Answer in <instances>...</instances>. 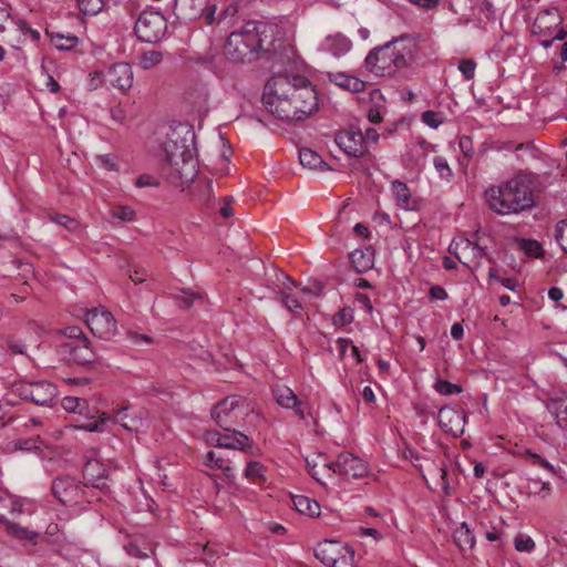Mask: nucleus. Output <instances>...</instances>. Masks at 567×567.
<instances>
[{
  "label": "nucleus",
  "instance_id": "obj_30",
  "mask_svg": "<svg viewBox=\"0 0 567 567\" xmlns=\"http://www.w3.org/2000/svg\"><path fill=\"white\" fill-rule=\"evenodd\" d=\"M299 161L303 167H308L310 169H318L323 165H327L321 156L310 148H301L299 151Z\"/></svg>",
  "mask_w": 567,
  "mask_h": 567
},
{
  "label": "nucleus",
  "instance_id": "obj_23",
  "mask_svg": "<svg viewBox=\"0 0 567 567\" xmlns=\"http://www.w3.org/2000/svg\"><path fill=\"white\" fill-rule=\"evenodd\" d=\"M3 525H4L6 532L10 536H12L17 539H20V540H27L32 544H35L38 542V538L41 536V533L31 530L27 527L21 526L18 523L10 522L8 519L3 520Z\"/></svg>",
  "mask_w": 567,
  "mask_h": 567
},
{
  "label": "nucleus",
  "instance_id": "obj_62",
  "mask_svg": "<svg viewBox=\"0 0 567 567\" xmlns=\"http://www.w3.org/2000/svg\"><path fill=\"white\" fill-rule=\"evenodd\" d=\"M355 301L363 308L367 312L371 313L373 311V306L371 303L370 298L364 293H358Z\"/></svg>",
  "mask_w": 567,
  "mask_h": 567
},
{
  "label": "nucleus",
  "instance_id": "obj_35",
  "mask_svg": "<svg viewBox=\"0 0 567 567\" xmlns=\"http://www.w3.org/2000/svg\"><path fill=\"white\" fill-rule=\"evenodd\" d=\"M62 406L68 412L84 414L89 412V405L86 400L76 396H65L62 400Z\"/></svg>",
  "mask_w": 567,
  "mask_h": 567
},
{
  "label": "nucleus",
  "instance_id": "obj_46",
  "mask_svg": "<svg viewBox=\"0 0 567 567\" xmlns=\"http://www.w3.org/2000/svg\"><path fill=\"white\" fill-rule=\"evenodd\" d=\"M555 239L567 254V219L560 220L555 227Z\"/></svg>",
  "mask_w": 567,
  "mask_h": 567
},
{
  "label": "nucleus",
  "instance_id": "obj_5",
  "mask_svg": "<svg viewBox=\"0 0 567 567\" xmlns=\"http://www.w3.org/2000/svg\"><path fill=\"white\" fill-rule=\"evenodd\" d=\"M272 28L264 22L248 21L238 31L229 34L224 45V54L233 62H245L259 51H269Z\"/></svg>",
  "mask_w": 567,
  "mask_h": 567
},
{
  "label": "nucleus",
  "instance_id": "obj_63",
  "mask_svg": "<svg viewBox=\"0 0 567 567\" xmlns=\"http://www.w3.org/2000/svg\"><path fill=\"white\" fill-rule=\"evenodd\" d=\"M233 197H225L223 198L224 205L219 208V214L224 218H229L234 215V212L230 207V204L233 203Z\"/></svg>",
  "mask_w": 567,
  "mask_h": 567
},
{
  "label": "nucleus",
  "instance_id": "obj_21",
  "mask_svg": "<svg viewBox=\"0 0 567 567\" xmlns=\"http://www.w3.org/2000/svg\"><path fill=\"white\" fill-rule=\"evenodd\" d=\"M185 99L198 114L207 113L208 91L204 85H196L189 89L185 94Z\"/></svg>",
  "mask_w": 567,
  "mask_h": 567
},
{
  "label": "nucleus",
  "instance_id": "obj_13",
  "mask_svg": "<svg viewBox=\"0 0 567 567\" xmlns=\"http://www.w3.org/2000/svg\"><path fill=\"white\" fill-rule=\"evenodd\" d=\"M561 16L557 8H547L542 10L533 23V33L539 35H549L551 40H563L565 32L559 28Z\"/></svg>",
  "mask_w": 567,
  "mask_h": 567
},
{
  "label": "nucleus",
  "instance_id": "obj_17",
  "mask_svg": "<svg viewBox=\"0 0 567 567\" xmlns=\"http://www.w3.org/2000/svg\"><path fill=\"white\" fill-rule=\"evenodd\" d=\"M109 82L121 91H127L133 85V70L128 63L120 62L109 70Z\"/></svg>",
  "mask_w": 567,
  "mask_h": 567
},
{
  "label": "nucleus",
  "instance_id": "obj_48",
  "mask_svg": "<svg viewBox=\"0 0 567 567\" xmlns=\"http://www.w3.org/2000/svg\"><path fill=\"white\" fill-rule=\"evenodd\" d=\"M523 456H528L533 460V464H537L543 468L547 470L551 474H557V468L548 461L543 458L539 454L533 453L530 450H525Z\"/></svg>",
  "mask_w": 567,
  "mask_h": 567
},
{
  "label": "nucleus",
  "instance_id": "obj_14",
  "mask_svg": "<svg viewBox=\"0 0 567 567\" xmlns=\"http://www.w3.org/2000/svg\"><path fill=\"white\" fill-rule=\"evenodd\" d=\"M326 466L333 473H339L353 478L363 477L369 471L367 462L351 453H341L334 463Z\"/></svg>",
  "mask_w": 567,
  "mask_h": 567
},
{
  "label": "nucleus",
  "instance_id": "obj_58",
  "mask_svg": "<svg viewBox=\"0 0 567 567\" xmlns=\"http://www.w3.org/2000/svg\"><path fill=\"white\" fill-rule=\"evenodd\" d=\"M104 74L102 71H93L90 73L89 87L90 90H96L104 83Z\"/></svg>",
  "mask_w": 567,
  "mask_h": 567
},
{
  "label": "nucleus",
  "instance_id": "obj_56",
  "mask_svg": "<svg viewBox=\"0 0 567 567\" xmlns=\"http://www.w3.org/2000/svg\"><path fill=\"white\" fill-rule=\"evenodd\" d=\"M205 441L207 442V444L212 446H217L221 449L223 445H227L226 443H223V441H225L223 434H220L217 431H207L205 433Z\"/></svg>",
  "mask_w": 567,
  "mask_h": 567
},
{
  "label": "nucleus",
  "instance_id": "obj_25",
  "mask_svg": "<svg viewBox=\"0 0 567 567\" xmlns=\"http://www.w3.org/2000/svg\"><path fill=\"white\" fill-rule=\"evenodd\" d=\"M331 81H333L338 86L348 90L352 93L362 92L365 87V83L351 75H347L343 73H336L330 75Z\"/></svg>",
  "mask_w": 567,
  "mask_h": 567
},
{
  "label": "nucleus",
  "instance_id": "obj_29",
  "mask_svg": "<svg viewBox=\"0 0 567 567\" xmlns=\"http://www.w3.org/2000/svg\"><path fill=\"white\" fill-rule=\"evenodd\" d=\"M350 259L355 270L360 274L372 267V252L370 249L365 251L357 249L350 255Z\"/></svg>",
  "mask_w": 567,
  "mask_h": 567
},
{
  "label": "nucleus",
  "instance_id": "obj_11",
  "mask_svg": "<svg viewBox=\"0 0 567 567\" xmlns=\"http://www.w3.org/2000/svg\"><path fill=\"white\" fill-rule=\"evenodd\" d=\"M74 477L69 475L58 476L52 481V495L63 505H73L82 501L84 487Z\"/></svg>",
  "mask_w": 567,
  "mask_h": 567
},
{
  "label": "nucleus",
  "instance_id": "obj_43",
  "mask_svg": "<svg viewBox=\"0 0 567 567\" xmlns=\"http://www.w3.org/2000/svg\"><path fill=\"white\" fill-rule=\"evenodd\" d=\"M434 389L436 392H439L442 395H452V394H458L462 392V388L458 384L451 383L450 381L439 379L435 384Z\"/></svg>",
  "mask_w": 567,
  "mask_h": 567
},
{
  "label": "nucleus",
  "instance_id": "obj_8",
  "mask_svg": "<svg viewBox=\"0 0 567 567\" xmlns=\"http://www.w3.org/2000/svg\"><path fill=\"white\" fill-rule=\"evenodd\" d=\"M134 31L141 41L157 43L166 34L167 20L161 12L145 10L135 22Z\"/></svg>",
  "mask_w": 567,
  "mask_h": 567
},
{
  "label": "nucleus",
  "instance_id": "obj_61",
  "mask_svg": "<svg viewBox=\"0 0 567 567\" xmlns=\"http://www.w3.org/2000/svg\"><path fill=\"white\" fill-rule=\"evenodd\" d=\"M158 185H159L158 181L150 174H142L136 181L137 187L158 186Z\"/></svg>",
  "mask_w": 567,
  "mask_h": 567
},
{
  "label": "nucleus",
  "instance_id": "obj_44",
  "mask_svg": "<svg viewBox=\"0 0 567 567\" xmlns=\"http://www.w3.org/2000/svg\"><path fill=\"white\" fill-rule=\"evenodd\" d=\"M405 456H406V458L411 460L413 466L420 472V474L425 480L424 465H423L422 461H424L426 463V470L431 471V466L429 465V461H432V460L423 457L422 455H420L417 452H415L413 450H408Z\"/></svg>",
  "mask_w": 567,
  "mask_h": 567
},
{
  "label": "nucleus",
  "instance_id": "obj_54",
  "mask_svg": "<svg viewBox=\"0 0 567 567\" xmlns=\"http://www.w3.org/2000/svg\"><path fill=\"white\" fill-rule=\"evenodd\" d=\"M134 210L127 206H120L112 210V216L123 221H131L134 218Z\"/></svg>",
  "mask_w": 567,
  "mask_h": 567
},
{
  "label": "nucleus",
  "instance_id": "obj_42",
  "mask_svg": "<svg viewBox=\"0 0 567 567\" xmlns=\"http://www.w3.org/2000/svg\"><path fill=\"white\" fill-rule=\"evenodd\" d=\"M79 9L84 14L94 16L103 9V0H78Z\"/></svg>",
  "mask_w": 567,
  "mask_h": 567
},
{
  "label": "nucleus",
  "instance_id": "obj_37",
  "mask_svg": "<svg viewBox=\"0 0 567 567\" xmlns=\"http://www.w3.org/2000/svg\"><path fill=\"white\" fill-rule=\"evenodd\" d=\"M528 494L538 495L543 499L548 497L551 493V485L549 482H540L539 480L529 478Z\"/></svg>",
  "mask_w": 567,
  "mask_h": 567
},
{
  "label": "nucleus",
  "instance_id": "obj_34",
  "mask_svg": "<svg viewBox=\"0 0 567 567\" xmlns=\"http://www.w3.org/2000/svg\"><path fill=\"white\" fill-rule=\"evenodd\" d=\"M96 413L97 416H90L87 422L79 425V427L89 432L104 431V425L111 420V417L106 413H100L99 411H96Z\"/></svg>",
  "mask_w": 567,
  "mask_h": 567
},
{
  "label": "nucleus",
  "instance_id": "obj_4",
  "mask_svg": "<svg viewBox=\"0 0 567 567\" xmlns=\"http://www.w3.org/2000/svg\"><path fill=\"white\" fill-rule=\"evenodd\" d=\"M417 44L409 34L400 35L373 49L365 58V68L377 76H390L411 66L415 61Z\"/></svg>",
  "mask_w": 567,
  "mask_h": 567
},
{
  "label": "nucleus",
  "instance_id": "obj_59",
  "mask_svg": "<svg viewBox=\"0 0 567 567\" xmlns=\"http://www.w3.org/2000/svg\"><path fill=\"white\" fill-rule=\"evenodd\" d=\"M460 150L464 154V156L471 158L473 155V143L472 138L468 136H462L458 141Z\"/></svg>",
  "mask_w": 567,
  "mask_h": 567
},
{
  "label": "nucleus",
  "instance_id": "obj_39",
  "mask_svg": "<svg viewBox=\"0 0 567 567\" xmlns=\"http://www.w3.org/2000/svg\"><path fill=\"white\" fill-rule=\"evenodd\" d=\"M429 465L431 466V471L440 474L441 477V486L442 491L446 496L452 495V487L447 480V470L444 464H436L435 461H429Z\"/></svg>",
  "mask_w": 567,
  "mask_h": 567
},
{
  "label": "nucleus",
  "instance_id": "obj_53",
  "mask_svg": "<svg viewBox=\"0 0 567 567\" xmlns=\"http://www.w3.org/2000/svg\"><path fill=\"white\" fill-rule=\"evenodd\" d=\"M422 121L432 128L439 127L443 122V116L441 113L434 111H425L422 114Z\"/></svg>",
  "mask_w": 567,
  "mask_h": 567
},
{
  "label": "nucleus",
  "instance_id": "obj_28",
  "mask_svg": "<svg viewBox=\"0 0 567 567\" xmlns=\"http://www.w3.org/2000/svg\"><path fill=\"white\" fill-rule=\"evenodd\" d=\"M274 396L276 402L285 409H291L292 406H296L299 403V399L293 393V391L285 385L276 386L274 389Z\"/></svg>",
  "mask_w": 567,
  "mask_h": 567
},
{
  "label": "nucleus",
  "instance_id": "obj_6",
  "mask_svg": "<svg viewBox=\"0 0 567 567\" xmlns=\"http://www.w3.org/2000/svg\"><path fill=\"white\" fill-rule=\"evenodd\" d=\"M61 340L58 346V353L70 362L76 364H91L99 360L94 348L82 329L78 326H70L61 330Z\"/></svg>",
  "mask_w": 567,
  "mask_h": 567
},
{
  "label": "nucleus",
  "instance_id": "obj_60",
  "mask_svg": "<svg viewBox=\"0 0 567 567\" xmlns=\"http://www.w3.org/2000/svg\"><path fill=\"white\" fill-rule=\"evenodd\" d=\"M206 461H207V465H214L217 468L223 467V465L226 463L225 458L223 456L218 455L217 453H215L214 451H209L206 454Z\"/></svg>",
  "mask_w": 567,
  "mask_h": 567
},
{
  "label": "nucleus",
  "instance_id": "obj_7",
  "mask_svg": "<svg viewBox=\"0 0 567 567\" xmlns=\"http://www.w3.org/2000/svg\"><path fill=\"white\" fill-rule=\"evenodd\" d=\"M315 556L328 567H353L354 550L338 540H324L317 545Z\"/></svg>",
  "mask_w": 567,
  "mask_h": 567
},
{
  "label": "nucleus",
  "instance_id": "obj_16",
  "mask_svg": "<svg viewBox=\"0 0 567 567\" xmlns=\"http://www.w3.org/2000/svg\"><path fill=\"white\" fill-rule=\"evenodd\" d=\"M465 419L466 415L463 411L451 406H443L437 414L441 429L453 437H458L464 433Z\"/></svg>",
  "mask_w": 567,
  "mask_h": 567
},
{
  "label": "nucleus",
  "instance_id": "obj_18",
  "mask_svg": "<svg viewBox=\"0 0 567 567\" xmlns=\"http://www.w3.org/2000/svg\"><path fill=\"white\" fill-rule=\"evenodd\" d=\"M174 2L176 17L184 20L200 17L208 6V0H174Z\"/></svg>",
  "mask_w": 567,
  "mask_h": 567
},
{
  "label": "nucleus",
  "instance_id": "obj_2",
  "mask_svg": "<svg viewBox=\"0 0 567 567\" xmlns=\"http://www.w3.org/2000/svg\"><path fill=\"white\" fill-rule=\"evenodd\" d=\"M540 192L538 176L519 173L498 186L486 189L489 208L499 215L520 214L536 206V194Z\"/></svg>",
  "mask_w": 567,
  "mask_h": 567
},
{
  "label": "nucleus",
  "instance_id": "obj_26",
  "mask_svg": "<svg viewBox=\"0 0 567 567\" xmlns=\"http://www.w3.org/2000/svg\"><path fill=\"white\" fill-rule=\"evenodd\" d=\"M128 406H123L118 410H116L115 417L113 420L114 423H120L125 430L130 432H137L141 426L143 425V417L142 415L132 416L128 420L127 415Z\"/></svg>",
  "mask_w": 567,
  "mask_h": 567
},
{
  "label": "nucleus",
  "instance_id": "obj_31",
  "mask_svg": "<svg viewBox=\"0 0 567 567\" xmlns=\"http://www.w3.org/2000/svg\"><path fill=\"white\" fill-rule=\"evenodd\" d=\"M454 542L462 550L471 549L474 546V536L465 523L455 530Z\"/></svg>",
  "mask_w": 567,
  "mask_h": 567
},
{
  "label": "nucleus",
  "instance_id": "obj_22",
  "mask_svg": "<svg viewBox=\"0 0 567 567\" xmlns=\"http://www.w3.org/2000/svg\"><path fill=\"white\" fill-rule=\"evenodd\" d=\"M227 445H223V449L239 450L246 453H250L252 450V441L243 432H239L233 427V431L223 434Z\"/></svg>",
  "mask_w": 567,
  "mask_h": 567
},
{
  "label": "nucleus",
  "instance_id": "obj_41",
  "mask_svg": "<svg viewBox=\"0 0 567 567\" xmlns=\"http://www.w3.org/2000/svg\"><path fill=\"white\" fill-rule=\"evenodd\" d=\"M51 41L58 50H71L78 44L79 39L74 35L55 34L51 38Z\"/></svg>",
  "mask_w": 567,
  "mask_h": 567
},
{
  "label": "nucleus",
  "instance_id": "obj_50",
  "mask_svg": "<svg viewBox=\"0 0 567 567\" xmlns=\"http://www.w3.org/2000/svg\"><path fill=\"white\" fill-rule=\"evenodd\" d=\"M41 445L42 440L39 436L27 440H18L16 443V447L18 450L25 452L41 450Z\"/></svg>",
  "mask_w": 567,
  "mask_h": 567
},
{
  "label": "nucleus",
  "instance_id": "obj_10",
  "mask_svg": "<svg viewBox=\"0 0 567 567\" xmlns=\"http://www.w3.org/2000/svg\"><path fill=\"white\" fill-rule=\"evenodd\" d=\"M13 392L23 400L43 406H52L58 395L56 386L47 381L19 382L13 385Z\"/></svg>",
  "mask_w": 567,
  "mask_h": 567
},
{
  "label": "nucleus",
  "instance_id": "obj_32",
  "mask_svg": "<svg viewBox=\"0 0 567 567\" xmlns=\"http://www.w3.org/2000/svg\"><path fill=\"white\" fill-rule=\"evenodd\" d=\"M392 190L398 202V205L404 209H410L411 194L410 189L403 182H392Z\"/></svg>",
  "mask_w": 567,
  "mask_h": 567
},
{
  "label": "nucleus",
  "instance_id": "obj_57",
  "mask_svg": "<svg viewBox=\"0 0 567 567\" xmlns=\"http://www.w3.org/2000/svg\"><path fill=\"white\" fill-rule=\"evenodd\" d=\"M19 30L23 33V34H29L33 41H38L40 39V33L38 30L35 29H32L27 21L22 20V19H18L16 21Z\"/></svg>",
  "mask_w": 567,
  "mask_h": 567
},
{
  "label": "nucleus",
  "instance_id": "obj_49",
  "mask_svg": "<svg viewBox=\"0 0 567 567\" xmlns=\"http://www.w3.org/2000/svg\"><path fill=\"white\" fill-rule=\"evenodd\" d=\"M433 164L440 176L446 181H450L453 176V172L447 164V161L441 156H436L433 159Z\"/></svg>",
  "mask_w": 567,
  "mask_h": 567
},
{
  "label": "nucleus",
  "instance_id": "obj_33",
  "mask_svg": "<svg viewBox=\"0 0 567 567\" xmlns=\"http://www.w3.org/2000/svg\"><path fill=\"white\" fill-rule=\"evenodd\" d=\"M163 62V53L157 50H148L140 54L138 65L143 70H151Z\"/></svg>",
  "mask_w": 567,
  "mask_h": 567
},
{
  "label": "nucleus",
  "instance_id": "obj_55",
  "mask_svg": "<svg viewBox=\"0 0 567 567\" xmlns=\"http://www.w3.org/2000/svg\"><path fill=\"white\" fill-rule=\"evenodd\" d=\"M476 63L473 60H462L458 65L460 72L466 80L474 78Z\"/></svg>",
  "mask_w": 567,
  "mask_h": 567
},
{
  "label": "nucleus",
  "instance_id": "obj_15",
  "mask_svg": "<svg viewBox=\"0 0 567 567\" xmlns=\"http://www.w3.org/2000/svg\"><path fill=\"white\" fill-rule=\"evenodd\" d=\"M336 143L348 155L353 157H360L367 153L363 133L360 128L354 126H351L349 130L339 132L336 135Z\"/></svg>",
  "mask_w": 567,
  "mask_h": 567
},
{
  "label": "nucleus",
  "instance_id": "obj_20",
  "mask_svg": "<svg viewBox=\"0 0 567 567\" xmlns=\"http://www.w3.org/2000/svg\"><path fill=\"white\" fill-rule=\"evenodd\" d=\"M106 473L104 464L96 460H89L83 467V476L87 484L100 489L106 487Z\"/></svg>",
  "mask_w": 567,
  "mask_h": 567
},
{
  "label": "nucleus",
  "instance_id": "obj_27",
  "mask_svg": "<svg viewBox=\"0 0 567 567\" xmlns=\"http://www.w3.org/2000/svg\"><path fill=\"white\" fill-rule=\"evenodd\" d=\"M292 503L295 508L301 514L308 515L310 517H316L319 516L320 514V505L318 504V502L307 496H293Z\"/></svg>",
  "mask_w": 567,
  "mask_h": 567
},
{
  "label": "nucleus",
  "instance_id": "obj_36",
  "mask_svg": "<svg viewBox=\"0 0 567 567\" xmlns=\"http://www.w3.org/2000/svg\"><path fill=\"white\" fill-rule=\"evenodd\" d=\"M278 293L280 296L282 306L293 316L300 317L303 309L301 302L284 290L279 291Z\"/></svg>",
  "mask_w": 567,
  "mask_h": 567
},
{
  "label": "nucleus",
  "instance_id": "obj_51",
  "mask_svg": "<svg viewBox=\"0 0 567 567\" xmlns=\"http://www.w3.org/2000/svg\"><path fill=\"white\" fill-rule=\"evenodd\" d=\"M514 544H515V549L517 551L529 553L535 547L534 540L529 536H526V535H517L515 537Z\"/></svg>",
  "mask_w": 567,
  "mask_h": 567
},
{
  "label": "nucleus",
  "instance_id": "obj_19",
  "mask_svg": "<svg viewBox=\"0 0 567 567\" xmlns=\"http://www.w3.org/2000/svg\"><path fill=\"white\" fill-rule=\"evenodd\" d=\"M546 408L556 419V425L567 432V394L560 393L547 400Z\"/></svg>",
  "mask_w": 567,
  "mask_h": 567
},
{
  "label": "nucleus",
  "instance_id": "obj_45",
  "mask_svg": "<svg viewBox=\"0 0 567 567\" xmlns=\"http://www.w3.org/2000/svg\"><path fill=\"white\" fill-rule=\"evenodd\" d=\"M262 471V464H260L259 462H249L245 470V476L254 482H256L257 480L265 481Z\"/></svg>",
  "mask_w": 567,
  "mask_h": 567
},
{
  "label": "nucleus",
  "instance_id": "obj_47",
  "mask_svg": "<svg viewBox=\"0 0 567 567\" xmlns=\"http://www.w3.org/2000/svg\"><path fill=\"white\" fill-rule=\"evenodd\" d=\"M51 220L66 228L69 231H76L80 228L79 221L68 215H54L51 217Z\"/></svg>",
  "mask_w": 567,
  "mask_h": 567
},
{
  "label": "nucleus",
  "instance_id": "obj_52",
  "mask_svg": "<svg viewBox=\"0 0 567 567\" xmlns=\"http://www.w3.org/2000/svg\"><path fill=\"white\" fill-rule=\"evenodd\" d=\"M353 320V311L351 308H342L333 317V323L336 326H346L351 323Z\"/></svg>",
  "mask_w": 567,
  "mask_h": 567
},
{
  "label": "nucleus",
  "instance_id": "obj_40",
  "mask_svg": "<svg viewBox=\"0 0 567 567\" xmlns=\"http://www.w3.org/2000/svg\"><path fill=\"white\" fill-rule=\"evenodd\" d=\"M519 247L529 257L539 258L544 254L542 245L534 239H522L519 241Z\"/></svg>",
  "mask_w": 567,
  "mask_h": 567
},
{
  "label": "nucleus",
  "instance_id": "obj_9",
  "mask_svg": "<svg viewBox=\"0 0 567 567\" xmlns=\"http://www.w3.org/2000/svg\"><path fill=\"white\" fill-rule=\"evenodd\" d=\"M210 414L220 429L229 432L235 425H239V419H243L247 411L244 409V400L238 396H228L219 401L212 409Z\"/></svg>",
  "mask_w": 567,
  "mask_h": 567
},
{
  "label": "nucleus",
  "instance_id": "obj_64",
  "mask_svg": "<svg viewBox=\"0 0 567 567\" xmlns=\"http://www.w3.org/2000/svg\"><path fill=\"white\" fill-rule=\"evenodd\" d=\"M430 297L435 300H445L447 298V293L443 287L433 286L430 289Z\"/></svg>",
  "mask_w": 567,
  "mask_h": 567
},
{
  "label": "nucleus",
  "instance_id": "obj_12",
  "mask_svg": "<svg viewBox=\"0 0 567 567\" xmlns=\"http://www.w3.org/2000/svg\"><path fill=\"white\" fill-rule=\"evenodd\" d=\"M85 323L91 332L104 340H110L116 333V321L105 308H93L85 315Z\"/></svg>",
  "mask_w": 567,
  "mask_h": 567
},
{
  "label": "nucleus",
  "instance_id": "obj_24",
  "mask_svg": "<svg viewBox=\"0 0 567 567\" xmlns=\"http://www.w3.org/2000/svg\"><path fill=\"white\" fill-rule=\"evenodd\" d=\"M322 48L333 55L339 56L350 50L351 42L343 34L337 33L334 35H328L322 43Z\"/></svg>",
  "mask_w": 567,
  "mask_h": 567
},
{
  "label": "nucleus",
  "instance_id": "obj_1",
  "mask_svg": "<svg viewBox=\"0 0 567 567\" xmlns=\"http://www.w3.org/2000/svg\"><path fill=\"white\" fill-rule=\"evenodd\" d=\"M262 103L281 121H303L318 109V95L301 75L276 74L265 85Z\"/></svg>",
  "mask_w": 567,
  "mask_h": 567
},
{
  "label": "nucleus",
  "instance_id": "obj_3",
  "mask_svg": "<svg viewBox=\"0 0 567 567\" xmlns=\"http://www.w3.org/2000/svg\"><path fill=\"white\" fill-rule=\"evenodd\" d=\"M163 176L175 186L192 182L196 174L195 133L187 128L183 137L169 138L164 145Z\"/></svg>",
  "mask_w": 567,
  "mask_h": 567
},
{
  "label": "nucleus",
  "instance_id": "obj_38",
  "mask_svg": "<svg viewBox=\"0 0 567 567\" xmlns=\"http://www.w3.org/2000/svg\"><path fill=\"white\" fill-rule=\"evenodd\" d=\"M202 295L199 292L190 291L189 289H182L179 295L175 296V300L182 309H189L195 300H200Z\"/></svg>",
  "mask_w": 567,
  "mask_h": 567
}]
</instances>
